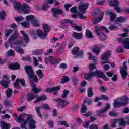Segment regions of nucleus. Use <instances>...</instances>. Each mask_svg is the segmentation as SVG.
<instances>
[{
  "mask_svg": "<svg viewBox=\"0 0 129 129\" xmlns=\"http://www.w3.org/2000/svg\"><path fill=\"white\" fill-rule=\"evenodd\" d=\"M27 118L26 120L24 119V116L21 115L19 117H17L15 118V120L17 122H21L20 127L22 129H26V125L27 123L28 124V127L30 129H35L36 128V121L34 120V118L32 115H27Z\"/></svg>",
  "mask_w": 129,
  "mask_h": 129,
  "instance_id": "1",
  "label": "nucleus"
},
{
  "mask_svg": "<svg viewBox=\"0 0 129 129\" xmlns=\"http://www.w3.org/2000/svg\"><path fill=\"white\" fill-rule=\"evenodd\" d=\"M25 70L28 76V79H30V83L32 85V91L34 93H38V92H40V91L42 90V89H37L36 88V84L33 83V80L34 82H38V78L37 77V76L34 74V71L33 70L32 67L27 66L25 67Z\"/></svg>",
  "mask_w": 129,
  "mask_h": 129,
  "instance_id": "2",
  "label": "nucleus"
},
{
  "mask_svg": "<svg viewBox=\"0 0 129 129\" xmlns=\"http://www.w3.org/2000/svg\"><path fill=\"white\" fill-rule=\"evenodd\" d=\"M129 99L126 96H123L114 100L113 106L114 108L125 106L128 104Z\"/></svg>",
  "mask_w": 129,
  "mask_h": 129,
  "instance_id": "3",
  "label": "nucleus"
},
{
  "mask_svg": "<svg viewBox=\"0 0 129 129\" xmlns=\"http://www.w3.org/2000/svg\"><path fill=\"white\" fill-rule=\"evenodd\" d=\"M98 76V77H99V78H102L104 76V73L102 72V71H94V72H89L87 74L85 73H82L81 76L82 77H84V79H86V80H90L93 76Z\"/></svg>",
  "mask_w": 129,
  "mask_h": 129,
  "instance_id": "4",
  "label": "nucleus"
},
{
  "mask_svg": "<svg viewBox=\"0 0 129 129\" xmlns=\"http://www.w3.org/2000/svg\"><path fill=\"white\" fill-rule=\"evenodd\" d=\"M43 29L44 30V33H43L42 31L38 30L36 31V34L37 36H38L39 38H40V39H42V40H45V39L47 38L48 33L50 32L51 28H50V26L48 24H43Z\"/></svg>",
  "mask_w": 129,
  "mask_h": 129,
  "instance_id": "5",
  "label": "nucleus"
},
{
  "mask_svg": "<svg viewBox=\"0 0 129 129\" xmlns=\"http://www.w3.org/2000/svg\"><path fill=\"white\" fill-rule=\"evenodd\" d=\"M104 30L106 33H109L108 31V29H106V27L105 26H101V27H99L97 25H96L95 27V31L98 36H99L100 39L102 41H105L106 39V36L104 35V33L101 32L100 31H102Z\"/></svg>",
  "mask_w": 129,
  "mask_h": 129,
  "instance_id": "6",
  "label": "nucleus"
},
{
  "mask_svg": "<svg viewBox=\"0 0 129 129\" xmlns=\"http://www.w3.org/2000/svg\"><path fill=\"white\" fill-rule=\"evenodd\" d=\"M88 8V4L86 3H80L79 6V10L78 14L79 19H83L86 18V16H83V14L86 13V10Z\"/></svg>",
  "mask_w": 129,
  "mask_h": 129,
  "instance_id": "7",
  "label": "nucleus"
},
{
  "mask_svg": "<svg viewBox=\"0 0 129 129\" xmlns=\"http://www.w3.org/2000/svg\"><path fill=\"white\" fill-rule=\"evenodd\" d=\"M23 44V41L22 40H18L13 42L12 44L10 45L11 48H13L14 50H16L17 52L20 53V54H24V51L22 47H20V45Z\"/></svg>",
  "mask_w": 129,
  "mask_h": 129,
  "instance_id": "8",
  "label": "nucleus"
},
{
  "mask_svg": "<svg viewBox=\"0 0 129 129\" xmlns=\"http://www.w3.org/2000/svg\"><path fill=\"white\" fill-rule=\"evenodd\" d=\"M44 61L46 65L49 64V63H50V65H56L58 64V63H60L62 60L60 58L56 59L52 56H49L45 58Z\"/></svg>",
  "mask_w": 129,
  "mask_h": 129,
  "instance_id": "9",
  "label": "nucleus"
},
{
  "mask_svg": "<svg viewBox=\"0 0 129 129\" xmlns=\"http://www.w3.org/2000/svg\"><path fill=\"white\" fill-rule=\"evenodd\" d=\"M128 34L125 33H123L121 34V38H118V41L119 42H123L125 45H124V48L125 49H126L127 50H128L129 49V39L128 38H123V37H127V35Z\"/></svg>",
  "mask_w": 129,
  "mask_h": 129,
  "instance_id": "10",
  "label": "nucleus"
},
{
  "mask_svg": "<svg viewBox=\"0 0 129 129\" xmlns=\"http://www.w3.org/2000/svg\"><path fill=\"white\" fill-rule=\"evenodd\" d=\"M45 109V110H50L51 108H50L48 104H44L39 107H36L35 108V110L39 117H42V114H41V113L40 112V109Z\"/></svg>",
  "mask_w": 129,
  "mask_h": 129,
  "instance_id": "11",
  "label": "nucleus"
},
{
  "mask_svg": "<svg viewBox=\"0 0 129 129\" xmlns=\"http://www.w3.org/2000/svg\"><path fill=\"white\" fill-rule=\"evenodd\" d=\"M111 55V51H110V50L107 51L104 54H103L101 55V60H102L103 61H102L101 64L108 63L109 62L108 60L109 57H110Z\"/></svg>",
  "mask_w": 129,
  "mask_h": 129,
  "instance_id": "12",
  "label": "nucleus"
},
{
  "mask_svg": "<svg viewBox=\"0 0 129 129\" xmlns=\"http://www.w3.org/2000/svg\"><path fill=\"white\" fill-rule=\"evenodd\" d=\"M53 101L57 102V106H58L59 108H64L66 105H68V102H66L65 100L61 98L53 99Z\"/></svg>",
  "mask_w": 129,
  "mask_h": 129,
  "instance_id": "13",
  "label": "nucleus"
},
{
  "mask_svg": "<svg viewBox=\"0 0 129 129\" xmlns=\"http://www.w3.org/2000/svg\"><path fill=\"white\" fill-rule=\"evenodd\" d=\"M127 63V62L124 61L123 63V68H120V73L123 79H125L126 78V76H127V72L126 71V69H127V66H126Z\"/></svg>",
  "mask_w": 129,
  "mask_h": 129,
  "instance_id": "14",
  "label": "nucleus"
},
{
  "mask_svg": "<svg viewBox=\"0 0 129 129\" xmlns=\"http://www.w3.org/2000/svg\"><path fill=\"white\" fill-rule=\"evenodd\" d=\"M51 12L52 13V16L54 18H58L59 15H62L63 14V10L60 8H52L51 9Z\"/></svg>",
  "mask_w": 129,
  "mask_h": 129,
  "instance_id": "15",
  "label": "nucleus"
},
{
  "mask_svg": "<svg viewBox=\"0 0 129 129\" xmlns=\"http://www.w3.org/2000/svg\"><path fill=\"white\" fill-rule=\"evenodd\" d=\"M18 82L21 83L22 86H26V84H25V80L23 79H19V78H17L16 79V82L13 84L16 89H19L20 88V85H19Z\"/></svg>",
  "mask_w": 129,
  "mask_h": 129,
  "instance_id": "16",
  "label": "nucleus"
},
{
  "mask_svg": "<svg viewBox=\"0 0 129 129\" xmlns=\"http://www.w3.org/2000/svg\"><path fill=\"white\" fill-rule=\"evenodd\" d=\"M30 10H31V7L29 5L26 4H22L21 11L23 12V14H29Z\"/></svg>",
  "mask_w": 129,
  "mask_h": 129,
  "instance_id": "17",
  "label": "nucleus"
},
{
  "mask_svg": "<svg viewBox=\"0 0 129 129\" xmlns=\"http://www.w3.org/2000/svg\"><path fill=\"white\" fill-rule=\"evenodd\" d=\"M60 89H61L60 86H57L52 88H47L45 91L48 93H52V92L57 91V90H60Z\"/></svg>",
  "mask_w": 129,
  "mask_h": 129,
  "instance_id": "18",
  "label": "nucleus"
},
{
  "mask_svg": "<svg viewBox=\"0 0 129 129\" xmlns=\"http://www.w3.org/2000/svg\"><path fill=\"white\" fill-rule=\"evenodd\" d=\"M109 108H110V104H109V103H107L106 107L105 108H104L103 109L100 110V111L97 110V114L99 116H100L103 113H104V112H106V111L108 110V109H109Z\"/></svg>",
  "mask_w": 129,
  "mask_h": 129,
  "instance_id": "19",
  "label": "nucleus"
},
{
  "mask_svg": "<svg viewBox=\"0 0 129 129\" xmlns=\"http://www.w3.org/2000/svg\"><path fill=\"white\" fill-rule=\"evenodd\" d=\"M8 67L11 70H16L17 69H20V64L18 62L11 63L8 65Z\"/></svg>",
  "mask_w": 129,
  "mask_h": 129,
  "instance_id": "20",
  "label": "nucleus"
},
{
  "mask_svg": "<svg viewBox=\"0 0 129 129\" xmlns=\"http://www.w3.org/2000/svg\"><path fill=\"white\" fill-rule=\"evenodd\" d=\"M72 37L76 40H81L82 39V33L73 31L72 32Z\"/></svg>",
  "mask_w": 129,
  "mask_h": 129,
  "instance_id": "21",
  "label": "nucleus"
},
{
  "mask_svg": "<svg viewBox=\"0 0 129 129\" xmlns=\"http://www.w3.org/2000/svg\"><path fill=\"white\" fill-rule=\"evenodd\" d=\"M1 129H10L12 126L11 124L7 123L6 122L1 121Z\"/></svg>",
  "mask_w": 129,
  "mask_h": 129,
  "instance_id": "22",
  "label": "nucleus"
},
{
  "mask_svg": "<svg viewBox=\"0 0 129 129\" xmlns=\"http://www.w3.org/2000/svg\"><path fill=\"white\" fill-rule=\"evenodd\" d=\"M0 84L4 88H8L9 84H10V81L2 80L0 81Z\"/></svg>",
  "mask_w": 129,
  "mask_h": 129,
  "instance_id": "23",
  "label": "nucleus"
},
{
  "mask_svg": "<svg viewBox=\"0 0 129 129\" xmlns=\"http://www.w3.org/2000/svg\"><path fill=\"white\" fill-rule=\"evenodd\" d=\"M18 33L15 32L13 35H11L9 39L8 40V43H12L14 40H16L17 38H18Z\"/></svg>",
  "mask_w": 129,
  "mask_h": 129,
  "instance_id": "24",
  "label": "nucleus"
},
{
  "mask_svg": "<svg viewBox=\"0 0 129 129\" xmlns=\"http://www.w3.org/2000/svg\"><path fill=\"white\" fill-rule=\"evenodd\" d=\"M20 33L22 35V36H23V39L25 41V43H29L30 39L29 38V37H28V34L25 33V31H21Z\"/></svg>",
  "mask_w": 129,
  "mask_h": 129,
  "instance_id": "25",
  "label": "nucleus"
},
{
  "mask_svg": "<svg viewBox=\"0 0 129 129\" xmlns=\"http://www.w3.org/2000/svg\"><path fill=\"white\" fill-rule=\"evenodd\" d=\"M35 97H36V96L33 94L28 93L26 95V98L27 101H31V100H33Z\"/></svg>",
  "mask_w": 129,
  "mask_h": 129,
  "instance_id": "26",
  "label": "nucleus"
},
{
  "mask_svg": "<svg viewBox=\"0 0 129 129\" xmlns=\"http://www.w3.org/2000/svg\"><path fill=\"white\" fill-rule=\"evenodd\" d=\"M14 7L17 11H21L23 4H21L20 2H17L14 4Z\"/></svg>",
  "mask_w": 129,
  "mask_h": 129,
  "instance_id": "27",
  "label": "nucleus"
},
{
  "mask_svg": "<svg viewBox=\"0 0 129 129\" xmlns=\"http://www.w3.org/2000/svg\"><path fill=\"white\" fill-rule=\"evenodd\" d=\"M93 53L96 54V56H98L100 53V48L98 46H95L92 49Z\"/></svg>",
  "mask_w": 129,
  "mask_h": 129,
  "instance_id": "28",
  "label": "nucleus"
},
{
  "mask_svg": "<svg viewBox=\"0 0 129 129\" xmlns=\"http://www.w3.org/2000/svg\"><path fill=\"white\" fill-rule=\"evenodd\" d=\"M108 4L110 7H115L118 5L117 0H108Z\"/></svg>",
  "mask_w": 129,
  "mask_h": 129,
  "instance_id": "29",
  "label": "nucleus"
},
{
  "mask_svg": "<svg viewBox=\"0 0 129 129\" xmlns=\"http://www.w3.org/2000/svg\"><path fill=\"white\" fill-rule=\"evenodd\" d=\"M36 74L38 76L39 79H42L44 78V73L41 70H38L36 71Z\"/></svg>",
  "mask_w": 129,
  "mask_h": 129,
  "instance_id": "30",
  "label": "nucleus"
},
{
  "mask_svg": "<svg viewBox=\"0 0 129 129\" xmlns=\"http://www.w3.org/2000/svg\"><path fill=\"white\" fill-rule=\"evenodd\" d=\"M85 35L86 38H88V39H91L93 38V36H92V33H91L90 30L88 29H87L86 30Z\"/></svg>",
  "mask_w": 129,
  "mask_h": 129,
  "instance_id": "31",
  "label": "nucleus"
},
{
  "mask_svg": "<svg viewBox=\"0 0 129 129\" xmlns=\"http://www.w3.org/2000/svg\"><path fill=\"white\" fill-rule=\"evenodd\" d=\"M125 21H126V18L123 16H120L116 20V22L117 23H124Z\"/></svg>",
  "mask_w": 129,
  "mask_h": 129,
  "instance_id": "32",
  "label": "nucleus"
},
{
  "mask_svg": "<svg viewBox=\"0 0 129 129\" xmlns=\"http://www.w3.org/2000/svg\"><path fill=\"white\" fill-rule=\"evenodd\" d=\"M47 99V96L46 95L42 96L37 98V100L34 101V103H37L39 101H43V100H46Z\"/></svg>",
  "mask_w": 129,
  "mask_h": 129,
  "instance_id": "33",
  "label": "nucleus"
},
{
  "mask_svg": "<svg viewBox=\"0 0 129 129\" xmlns=\"http://www.w3.org/2000/svg\"><path fill=\"white\" fill-rule=\"evenodd\" d=\"M69 93V91L66 89H64L61 95V98H63V99H66V98H67V96Z\"/></svg>",
  "mask_w": 129,
  "mask_h": 129,
  "instance_id": "34",
  "label": "nucleus"
},
{
  "mask_svg": "<svg viewBox=\"0 0 129 129\" xmlns=\"http://www.w3.org/2000/svg\"><path fill=\"white\" fill-rule=\"evenodd\" d=\"M72 28H74L75 30H77L78 32H80L82 30V27L79 26L76 24H72Z\"/></svg>",
  "mask_w": 129,
  "mask_h": 129,
  "instance_id": "35",
  "label": "nucleus"
},
{
  "mask_svg": "<svg viewBox=\"0 0 129 129\" xmlns=\"http://www.w3.org/2000/svg\"><path fill=\"white\" fill-rule=\"evenodd\" d=\"M6 93L7 98H10V97L12 96V94L13 93V90L9 88L7 90Z\"/></svg>",
  "mask_w": 129,
  "mask_h": 129,
  "instance_id": "36",
  "label": "nucleus"
},
{
  "mask_svg": "<svg viewBox=\"0 0 129 129\" xmlns=\"http://www.w3.org/2000/svg\"><path fill=\"white\" fill-rule=\"evenodd\" d=\"M72 23H73V21L68 19H62L60 21V23L62 25H64L65 24H72Z\"/></svg>",
  "mask_w": 129,
  "mask_h": 129,
  "instance_id": "37",
  "label": "nucleus"
},
{
  "mask_svg": "<svg viewBox=\"0 0 129 129\" xmlns=\"http://www.w3.org/2000/svg\"><path fill=\"white\" fill-rule=\"evenodd\" d=\"M78 52H79V47H75L72 51V54H73V55L77 56V54H78Z\"/></svg>",
  "mask_w": 129,
  "mask_h": 129,
  "instance_id": "38",
  "label": "nucleus"
},
{
  "mask_svg": "<svg viewBox=\"0 0 129 129\" xmlns=\"http://www.w3.org/2000/svg\"><path fill=\"white\" fill-rule=\"evenodd\" d=\"M57 124H58V125H64L66 127H68V126H69L68 123H67V122L66 121H58Z\"/></svg>",
  "mask_w": 129,
  "mask_h": 129,
  "instance_id": "39",
  "label": "nucleus"
},
{
  "mask_svg": "<svg viewBox=\"0 0 129 129\" xmlns=\"http://www.w3.org/2000/svg\"><path fill=\"white\" fill-rule=\"evenodd\" d=\"M125 124H126V122L124 121L123 118H121L119 120V126H125Z\"/></svg>",
  "mask_w": 129,
  "mask_h": 129,
  "instance_id": "40",
  "label": "nucleus"
},
{
  "mask_svg": "<svg viewBox=\"0 0 129 129\" xmlns=\"http://www.w3.org/2000/svg\"><path fill=\"white\" fill-rule=\"evenodd\" d=\"M34 17V15H32L26 16V20L28 22H31L32 23L35 20Z\"/></svg>",
  "mask_w": 129,
  "mask_h": 129,
  "instance_id": "41",
  "label": "nucleus"
},
{
  "mask_svg": "<svg viewBox=\"0 0 129 129\" xmlns=\"http://www.w3.org/2000/svg\"><path fill=\"white\" fill-rule=\"evenodd\" d=\"M71 80H72L73 84L74 85H77L78 84V79L76 78V77L73 76L71 78Z\"/></svg>",
  "mask_w": 129,
  "mask_h": 129,
  "instance_id": "42",
  "label": "nucleus"
},
{
  "mask_svg": "<svg viewBox=\"0 0 129 129\" xmlns=\"http://www.w3.org/2000/svg\"><path fill=\"white\" fill-rule=\"evenodd\" d=\"M13 33V30L11 29H7L5 32V36L6 38H8Z\"/></svg>",
  "mask_w": 129,
  "mask_h": 129,
  "instance_id": "43",
  "label": "nucleus"
},
{
  "mask_svg": "<svg viewBox=\"0 0 129 129\" xmlns=\"http://www.w3.org/2000/svg\"><path fill=\"white\" fill-rule=\"evenodd\" d=\"M21 26L24 27V28H29L30 27V22L29 21H24L21 23Z\"/></svg>",
  "mask_w": 129,
  "mask_h": 129,
  "instance_id": "44",
  "label": "nucleus"
},
{
  "mask_svg": "<svg viewBox=\"0 0 129 129\" xmlns=\"http://www.w3.org/2000/svg\"><path fill=\"white\" fill-rule=\"evenodd\" d=\"M109 16L110 17V21L111 22H113L116 18V14L113 13L112 12L109 13Z\"/></svg>",
  "mask_w": 129,
  "mask_h": 129,
  "instance_id": "45",
  "label": "nucleus"
},
{
  "mask_svg": "<svg viewBox=\"0 0 129 129\" xmlns=\"http://www.w3.org/2000/svg\"><path fill=\"white\" fill-rule=\"evenodd\" d=\"M87 96L88 97H92L93 93H92V88H89L87 90Z\"/></svg>",
  "mask_w": 129,
  "mask_h": 129,
  "instance_id": "46",
  "label": "nucleus"
},
{
  "mask_svg": "<svg viewBox=\"0 0 129 129\" xmlns=\"http://www.w3.org/2000/svg\"><path fill=\"white\" fill-rule=\"evenodd\" d=\"M88 55H89L88 59H89L90 61H91V60H92L93 61H95L96 60V58H95V56L92 55V54L91 52H88Z\"/></svg>",
  "mask_w": 129,
  "mask_h": 129,
  "instance_id": "47",
  "label": "nucleus"
},
{
  "mask_svg": "<svg viewBox=\"0 0 129 129\" xmlns=\"http://www.w3.org/2000/svg\"><path fill=\"white\" fill-rule=\"evenodd\" d=\"M22 60L23 61H27V62H32L31 56L29 55L22 57Z\"/></svg>",
  "mask_w": 129,
  "mask_h": 129,
  "instance_id": "48",
  "label": "nucleus"
},
{
  "mask_svg": "<svg viewBox=\"0 0 129 129\" xmlns=\"http://www.w3.org/2000/svg\"><path fill=\"white\" fill-rule=\"evenodd\" d=\"M34 27H39L40 26V23L39 21L37 20V19H34L31 23Z\"/></svg>",
  "mask_w": 129,
  "mask_h": 129,
  "instance_id": "49",
  "label": "nucleus"
},
{
  "mask_svg": "<svg viewBox=\"0 0 129 129\" xmlns=\"http://www.w3.org/2000/svg\"><path fill=\"white\" fill-rule=\"evenodd\" d=\"M86 110H87V107H86V106L84 104H83L82 105L81 112L82 113H85V112H86Z\"/></svg>",
  "mask_w": 129,
  "mask_h": 129,
  "instance_id": "50",
  "label": "nucleus"
},
{
  "mask_svg": "<svg viewBox=\"0 0 129 129\" xmlns=\"http://www.w3.org/2000/svg\"><path fill=\"white\" fill-rule=\"evenodd\" d=\"M96 67H95V64L91 63L90 64H89V72H93V70H94V69H95Z\"/></svg>",
  "mask_w": 129,
  "mask_h": 129,
  "instance_id": "51",
  "label": "nucleus"
},
{
  "mask_svg": "<svg viewBox=\"0 0 129 129\" xmlns=\"http://www.w3.org/2000/svg\"><path fill=\"white\" fill-rule=\"evenodd\" d=\"M1 20H5L6 19V12L5 11H1L0 12Z\"/></svg>",
  "mask_w": 129,
  "mask_h": 129,
  "instance_id": "52",
  "label": "nucleus"
},
{
  "mask_svg": "<svg viewBox=\"0 0 129 129\" xmlns=\"http://www.w3.org/2000/svg\"><path fill=\"white\" fill-rule=\"evenodd\" d=\"M65 46H66V43H62L60 48L58 50V53H62L64 50V48H65Z\"/></svg>",
  "mask_w": 129,
  "mask_h": 129,
  "instance_id": "53",
  "label": "nucleus"
},
{
  "mask_svg": "<svg viewBox=\"0 0 129 129\" xmlns=\"http://www.w3.org/2000/svg\"><path fill=\"white\" fill-rule=\"evenodd\" d=\"M69 80H70V79H69V77L67 76H65L63 77L61 82L62 83H67V82H68Z\"/></svg>",
  "mask_w": 129,
  "mask_h": 129,
  "instance_id": "54",
  "label": "nucleus"
},
{
  "mask_svg": "<svg viewBox=\"0 0 129 129\" xmlns=\"http://www.w3.org/2000/svg\"><path fill=\"white\" fill-rule=\"evenodd\" d=\"M101 20H102V18L101 17H99L98 18L95 19L93 20V24H98V23H99V22H100Z\"/></svg>",
  "mask_w": 129,
  "mask_h": 129,
  "instance_id": "55",
  "label": "nucleus"
},
{
  "mask_svg": "<svg viewBox=\"0 0 129 129\" xmlns=\"http://www.w3.org/2000/svg\"><path fill=\"white\" fill-rule=\"evenodd\" d=\"M49 9V4L48 3H44L42 8L43 11H47Z\"/></svg>",
  "mask_w": 129,
  "mask_h": 129,
  "instance_id": "56",
  "label": "nucleus"
},
{
  "mask_svg": "<svg viewBox=\"0 0 129 129\" xmlns=\"http://www.w3.org/2000/svg\"><path fill=\"white\" fill-rule=\"evenodd\" d=\"M8 56H14L15 55V51L12 49L7 52Z\"/></svg>",
  "mask_w": 129,
  "mask_h": 129,
  "instance_id": "57",
  "label": "nucleus"
},
{
  "mask_svg": "<svg viewBox=\"0 0 129 129\" xmlns=\"http://www.w3.org/2000/svg\"><path fill=\"white\" fill-rule=\"evenodd\" d=\"M15 20L16 22L19 23V22H21V21H24V17L22 16H19L15 18Z\"/></svg>",
  "mask_w": 129,
  "mask_h": 129,
  "instance_id": "58",
  "label": "nucleus"
},
{
  "mask_svg": "<svg viewBox=\"0 0 129 129\" xmlns=\"http://www.w3.org/2000/svg\"><path fill=\"white\" fill-rule=\"evenodd\" d=\"M26 109H27V107H26L25 106H22V107H20L18 108L17 109V110L19 112H22V111H24V110H25Z\"/></svg>",
  "mask_w": 129,
  "mask_h": 129,
  "instance_id": "59",
  "label": "nucleus"
},
{
  "mask_svg": "<svg viewBox=\"0 0 129 129\" xmlns=\"http://www.w3.org/2000/svg\"><path fill=\"white\" fill-rule=\"evenodd\" d=\"M70 11L72 12V13H74V14H77V10H76V6H75L73 8H72Z\"/></svg>",
  "mask_w": 129,
  "mask_h": 129,
  "instance_id": "60",
  "label": "nucleus"
},
{
  "mask_svg": "<svg viewBox=\"0 0 129 129\" xmlns=\"http://www.w3.org/2000/svg\"><path fill=\"white\" fill-rule=\"evenodd\" d=\"M42 53H43V50L42 49L36 50L34 51L35 55H40L42 54Z\"/></svg>",
  "mask_w": 129,
  "mask_h": 129,
  "instance_id": "61",
  "label": "nucleus"
},
{
  "mask_svg": "<svg viewBox=\"0 0 129 129\" xmlns=\"http://www.w3.org/2000/svg\"><path fill=\"white\" fill-rule=\"evenodd\" d=\"M90 129H98V126L96 124H93L90 126Z\"/></svg>",
  "mask_w": 129,
  "mask_h": 129,
  "instance_id": "62",
  "label": "nucleus"
},
{
  "mask_svg": "<svg viewBox=\"0 0 129 129\" xmlns=\"http://www.w3.org/2000/svg\"><path fill=\"white\" fill-rule=\"evenodd\" d=\"M117 53L122 54V53H123L122 48H121L120 47H118L117 48Z\"/></svg>",
  "mask_w": 129,
  "mask_h": 129,
  "instance_id": "63",
  "label": "nucleus"
},
{
  "mask_svg": "<svg viewBox=\"0 0 129 129\" xmlns=\"http://www.w3.org/2000/svg\"><path fill=\"white\" fill-rule=\"evenodd\" d=\"M89 125V122H85L84 123L83 126L84 128H88V126Z\"/></svg>",
  "mask_w": 129,
  "mask_h": 129,
  "instance_id": "64",
  "label": "nucleus"
}]
</instances>
